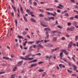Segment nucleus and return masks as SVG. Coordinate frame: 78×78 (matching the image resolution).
<instances>
[{
	"label": "nucleus",
	"instance_id": "obj_1",
	"mask_svg": "<svg viewBox=\"0 0 78 78\" xmlns=\"http://www.w3.org/2000/svg\"><path fill=\"white\" fill-rule=\"evenodd\" d=\"M45 58L46 60H50V59L52 58V56L51 55H50V57H48V56L46 55L45 56Z\"/></svg>",
	"mask_w": 78,
	"mask_h": 78
},
{
	"label": "nucleus",
	"instance_id": "obj_2",
	"mask_svg": "<svg viewBox=\"0 0 78 78\" xmlns=\"http://www.w3.org/2000/svg\"><path fill=\"white\" fill-rule=\"evenodd\" d=\"M41 22L40 24L41 25V26H42V27H48L47 25H45L44 24H43V23H45L43 21V22Z\"/></svg>",
	"mask_w": 78,
	"mask_h": 78
},
{
	"label": "nucleus",
	"instance_id": "obj_3",
	"mask_svg": "<svg viewBox=\"0 0 78 78\" xmlns=\"http://www.w3.org/2000/svg\"><path fill=\"white\" fill-rule=\"evenodd\" d=\"M72 44H73V42H72V41H71L70 43H69L68 46V48H70L72 47Z\"/></svg>",
	"mask_w": 78,
	"mask_h": 78
},
{
	"label": "nucleus",
	"instance_id": "obj_4",
	"mask_svg": "<svg viewBox=\"0 0 78 78\" xmlns=\"http://www.w3.org/2000/svg\"><path fill=\"white\" fill-rule=\"evenodd\" d=\"M23 64V61H20L18 63L17 66H21L22 64Z\"/></svg>",
	"mask_w": 78,
	"mask_h": 78
},
{
	"label": "nucleus",
	"instance_id": "obj_5",
	"mask_svg": "<svg viewBox=\"0 0 78 78\" xmlns=\"http://www.w3.org/2000/svg\"><path fill=\"white\" fill-rule=\"evenodd\" d=\"M63 56V52H62L60 53V55H59L60 59H62V56Z\"/></svg>",
	"mask_w": 78,
	"mask_h": 78
},
{
	"label": "nucleus",
	"instance_id": "obj_6",
	"mask_svg": "<svg viewBox=\"0 0 78 78\" xmlns=\"http://www.w3.org/2000/svg\"><path fill=\"white\" fill-rule=\"evenodd\" d=\"M59 47L56 48L55 49H53L51 50V52H53V51H56V50H59Z\"/></svg>",
	"mask_w": 78,
	"mask_h": 78
},
{
	"label": "nucleus",
	"instance_id": "obj_7",
	"mask_svg": "<svg viewBox=\"0 0 78 78\" xmlns=\"http://www.w3.org/2000/svg\"><path fill=\"white\" fill-rule=\"evenodd\" d=\"M34 13L33 12H30L28 13V14H29V15H30V14L31 15V16H32V17H35V15H33L32 14H33Z\"/></svg>",
	"mask_w": 78,
	"mask_h": 78
},
{
	"label": "nucleus",
	"instance_id": "obj_8",
	"mask_svg": "<svg viewBox=\"0 0 78 78\" xmlns=\"http://www.w3.org/2000/svg\"><path fill=\"white\" fill-rule=\"evenodd\" d=\"M46 37L48 39L49 38V34H48V32L47 31L46 32Z\"/></svg>",
	"mask_w": 78,
	"mask_h": 78
},
{
	"label": "nucleus",
	"instance_id": "obj_9",
	"mask_svg": "<svg viewBox=\"0 0 78 78\" xmlns=\"http://www.w3.org/2000/svg\"><path fill=\"white\" fill-rule=\"evenodd\" d=\"M59 66L61 69V68H62V67L64 68H65V66H64V65L62 66V64H60V65H59Z\"/></svg>",
	"mask_w": 78,
	"mask_h": 78
},
{
	"label": "nucleus",
	"instance_id": "obj_10",
	"mask_svg": "<svg viewBox=\"0 0 78 78\" xmlns=\"http://www.w3.org/2000/svg\"><path fill=\"white\" fill-rule=\"evenodd\" d=\"M46 9L47 11H53V8H50L49 9V8Z\"/></svg>",
	"mask_w": 78,
	"mask_h": 78
},
{
	"label": "nucleus",
	"instance_id": "obj_11",
	"mask_svg": "<svg viewBox=\"0 0 78 78\" xmlns=\"http://www.w3.org/2000/svg\"><path fill=\"white\" fill-rule=\"evenodd\" d=\"M37 60L35 59V60H32L30 62H29V63H31V62H33V63H34V62H37Z\"/></svg>",
	"mask_w": 78,
	"mask_h": 78
},
{
	"label": "nucleus",
	"instance_id": "obj_12",
	"mask_svg": "<svg viewBox=\"0 0 78 78\" xmlns=\"http://www.w3.org/2000/svg\"><path fill=\"white\" fill-rule=\"evenodd\" d=\"M56 40H57V37H54L52 39L53 42H56Z\"/></svg>",
	"mask_w": 78,
	"mask_h": 78
},
{
	"label": "nucleus",
	"instance_id": "obj_13",
	"mask_svg": "<svg viewBox=\"0 0 78 78\" xmlns=\"http://www.w3.org/2000/svg\"><path fill=\"white\" fill-rule=\"evenodd\" d=\"M44 30H45V31H51L50 29L49 28H45L44 29Z\"/></svg>",
	"mask_w": 78,
	"mask_h": 78
},
{
	"label": "nucleus",
	"instance_id": "obj_14",
	"mask_svg": "<svg viewBox=\"0 0 78 78\" xmlns=\"http://www.w3.org/2000/svg\"><path fill=\"white\" fill-rule=\"evenodd\" d=\"M15 75H16L15 74H12L10 78H15Z\"/></svg>",
	"mask_w": 78,
	"mask_h": 78
},
{
	"label": "nucleus",
	"instance_id": "obj_15",
	"mask_svg": "<svg viewBox=\"0 0 78 78\" xmlns=\"http://www.w3.org/2000/svg\"><path fill=\"white\" fill-rule=\"evenodd\" d=\"M30 20H31V21H32V22H36V20H35V19L33 18H31V19H30Z\"/></svg>",
	"mask_w": 78,
	"mask_h": 78
},
{
	"label": "nucleus",
	"instance_id": "obj_16",
	"mask_svg": "<svg viewBox=\"0 0 78 78\" xmlns=\"http://www.w3.org/2000/svg\"><path fill=\"white\" fill-rule=\"evenodd\" d=\"M12 6L13 9L14 11L15 12H16V7H14V5H12Z\"/></svg>",
	"mask_w": 78,
	"mask_h": 78
},
{
	"label": "nucleus",
	"instance_id": "obj_17",
	"mask_svg": "<svg viewBox=\"0 0 78 78\" xmlns=\"http://www.w3.org/2000/svg\"><path fill=\"white\" fill-rule=\"evenodd\" d=\"M78 40V35H76L75 37V41H77Z\"/></svg>",
	"mask_w": 78,
	"mask_h": 78
},
{
	"label": "nucleus",
	"instance_id": "obj_18",
	"mask_svg": "<svg viewBox=\"0 0 78 78\" xmlns=\"http://www.w3.org/2000/svg\"><path fill=\"white\" fill-rule=\"evenodd\" d=\"M23 19L25 21V22H28V20H27V18H26V17H25V16L24 15L23 16Z\"/></svg>",
	"mask_w": 78,
	"mask_h": 78
},
{
	"label": "nucleus",
	"instance_id": "obj_19",
	"mask_svg": "<svg viewBox=\"0 0 78 78\" xmlns=\"http://www.w3.org/2000/svg\"><path fill=\"white\" fill-rule=\"evenodd\" d=\"M16 69H17V67L16 66L14 67L12 69L13 72H15L16 71Z\"/></svg>",
	"mask_w": 78,
	"mask_h": 78
},
{
	"label": "nucleus",
	"instance_id": "obj_20",
	"mask_svg": "<svg viewBox=\"0 0 78 78\" xmlns=\"http://www.w3.org/2000/svg\"><path fill=\"white\" fill-rule=\"evenodd\" d=\"M70 30L73 31V30L75 29V27H70Z\"/></svg>",
	"mask_w": 78,
	"mask_h": 78
},
{
	"label": "nucleus",
	"instance_id": "obj_21",
	"mask_svg": "<svg viewBox=\"0 0 78 78\" xmlns=\"http://www.w3.org/2000/svg\"><path fill=\"white\" fill-rule=\"evenodd\" d=\"M48 47H53V45L50 44H48Z\"/></svg>",
	"mask_w": 78,
	"mask_h": 78
},
{
	"label": "nucleus",
	"instance_id": "obj_22",
	"mask_svg": "<svg viewBox=\"0 0 78 78\" xmlns=\"http://www.w3.org/2000/svg\"><path fill=\"white\" fill-rule=\"evenodd\" d=\"M20 58L22 59H23L24 60H25V61H27V59H26V58H23L22 57H20Z\"/></svg>",
	"mask_w": 78,
	"mask_h": 78
},
{
	"label": "nucleus",
	"instance_id": "obj_23",
	"mask_svg": "<svg viewBox=\"0 0 78 78\" xmlns=\"http://www.w3.org/2000/svg\"><path fill=\"white\" fill-rule=\"evenodd\" d=\"M18 37L19 39H24L23 37H22L21 36H18Z\"/></svg>",
	"mask_w": 78,
	"mask_h": 78
},
{
	"label": "nucleus",
	"instance_id": "obj_24",
	"mask_svg": "<svg viewBox=\"0 0 78 78\" xmlns=\"http://www.w3.org/2000/svg\"><path fill=\"white\" fill-rule=\"evenodd\" d=\"M47 13L48 14V15H49V16H50V15H51L52 16L53 13H52L51 12H47Z\"/></svg>",
	"mask_w": 78,
	"mask_h": 78
},
{
	"label": "nucleus",
	"instance_id": "obj_25",
	"mask_svg": "<svg viewBox=\"0 0 78 78\" xmlns=\"http://www.w3.org/2000/svg\"><path fill=\"white\" fill-rule=\"evenodd\" d=\"M58 30L53 31L51 32V34H53V33H57Z\"/></svg>",
	"mask_w": 78,
	"mask_h": 78
},
{
	"label": "nucleus",
	"instance_id": "obj_26",
	"mask_svg": "<svg viewBox=\"0 0 78 78\" xmlns=\"http://www.w3.org/2000/svg\"><path fill=\"white\" fill-rule=\"evenodd\" d=\"M3 58L5 59H9V58L6 57H3Z\"/></svg>",
	"mask_w": 78,
	"mask_h": 78
},
{
	"label": "nucleus",
	"instance_id": "obj_27",
	"mask_svg": "<svg viewBox=\"0 0 78 78\" xmlns=\"http://www.w3.org/2000/svg\"><path fill=\"white\" fill-rule=\"evenodd\" d=\"M34 59V58H28L27 59V60H33Z\"/></svg>",
	"mask_w": 78,
	"mask_h": 78
},
{
	"label": "nucleus",
	"instance_id": "obj_28",
	"mask_svg": "<svg viewBox=\"0 0 78 78\" xmlns=\"http://www.w3.org/2000/svg\"><path fill=\"white\" fill-rule=\"evenodd\" d=\"M57 27L60 29H62V28H63L62 27L59 25L57 26Z\"/></svg>",
	"mask_w": 78,
	"mask_h": 78
},
{
	"label": "nucleus",
	"instance_id": "obj_29",
	"mask_svg": "<svg viewBox=\"0 0 78 78\" xmlns=\"http://www.w3.org/2000/svg\"><path fill=\"white\" fill-rule=\"evenodd\" d=\"M73 67L74 68V70H76V68H77V67H76V66L74 65H73Z\"/></svg>",
	"mask_w": 78,
	"mask_h": 78
},
{
	"label": "nucleus",
	"instance_id": "obj_30",
	"mask_svg": "<svg viewBox=\"0 0 78 78\" xmlns=\"http://www.w3.org/2000/svg\"><path fill=\"white\" fill-rule=\"evenodd\" d=\"M38 46L39 47H41V48H43L44 47V46H42V45L40 44H38Z\"/></svg>",
	"mask_w": 78,
	"mask_h": 78
},
{
	"label": "nucleus",
	"instance_id": "obj_31",
	"mask_svg": "<svg viewBox=\"0 0 78 78\" xmlns=\"http://www.w3.org/2000/svg\"><path fill=\"white\" fill-rule=\"evenodd\" d=\"M56 13L55 12H54V14L52 13L53 16H54L56 17Z\"/></svg>",
	"mask_w": 78,
	"mask_h": 78
},
{
	"label": "nucleus",
	"instance_id": "obj_32",
	"mask_svg": "<svg viewBox=\"0 0 78 78\" xmlns=\"http://www.w3.org/2000/svg\"><path fill=\"white\" fill-rule=\"evenodd\" d=\"M64 53L66 55H67L69 54V52H67V51H66V50H65V52H64Z\"/></svg>",
	"mask_w": 78,
	"mask_h": 78
},
{
	"label": "nucleus",
	"instance_id": "obj_33",
	"mask_svg": "<svg viewBox=\"0 0 78 78\" xmlns=\"http://www.w3.org/2000/svg\"><path fill=\"white\" fill-rule=\"evenodd\" d=\"M34 41H29L28 42V44H33V43H34Z\"/></svg>",
	"mask_w": 78,
	"mask_h": 78
},
{
	"label": "nucleus",
	"instance_id": "obj_34",
	"mask_svg": "<svg viewBox=\"0 0 78 78\" xmlns=\"http://www.w3.org/2000/svg\"><path fill=\"white\" fill-rule=\"evenodd\" d=\"M49 19H50V20H51V19H53V20H55V18H54V17H49Z\"/></svg>",
	"mask_w": 78,
	"mask_h": 78
},
{
	"label": "nucleus",
	"instance_id": "obj_35",
	"mask_svg": "<svg viewBox=\"0 0 78 78\" xmlns=\"http://www.w3.org/2000/svg\"><path fill=\"white\" fill-rule=\"evenodd\" d=\"M62 59V60H63V61H64L65 62H67V59L66 58H64Z\"/></svg>",
	"mask_w": 78,
	"mask_h": 78
},
{
	"label": "nucleus",
	"instance_id": "obj_36",
	"mask_svg": "<svg viewBox=\"0 0 78 78\" xmlns=\"http://www.w3.org/2000/svg\"><path fill=\"white\" fill-rule=\"evenodd\" d=\"M38 72H44V70L41 69H39L38 70Z\"/></svg>",
	"mask_w": 78,
	"mask_h": 78
},
{
	"label": "nucleus",
	"instance_id": "obj_37",
	"mask_svg": "<svg viewBox=\"0 0 78 78\" xmlns=\"http://www.w3.org/2000/svg\"><path fill=\"white\" fill-rule=\"evenodd\" d=\"M39 16L41 17H42L44 16L42 14H40Z\"/></svg>",
	"mask_w": 78,
	"mask_h": 78
},
{
	"label": "nucleus",
	"instance_id": "obj_38",
	"mask_svg": "<svg viewBox=\"0 0 78 78\" xmlns=\"http://www.w3.org/2000/svg\"><path fill=\"white\" fill-rule=\"evenodd\" d=\"M11 57L12 58H14V55H13V54H11Z\"/></svg>",
	"mask_w": 78,
	"mask_h": 78
},
{
	"label": "nucleus",
	"instance_id": "obj_39",
	"mask_svg": "<svg viewBox=\"0 0 78 78\" xmlns=\"http://www.w3.org/2000/svg\"><path fill=\"white\" fill-rule=\"evenodd\" d=\"M71 76H77V75L76 74H73L71 75Z\"/></svg>",
	"mask_w": 78,
	"mask_h": 78
},
{
	"label": "nucleus",
	"instance_id": "obj_40",
	"mask_svg": "<svg viewBox=\"0 0 78 78\" xmlns=\"http://www.w3.org/2000/svg\"><path fill=\"white\" fill-rule=\"evenodd\" d=\"M59 6L60 7H61V8H64V7L63 6H62V5L61 4H59Z\"/></svg>",
	"mask_w": 78,
	"mask_h": 78
},
{
	"label": "nucleus",
	"instance_id": "obj_41",
	"mask_svg": "<svg viewBox=\"0 0 78 78\" xmlns=\"http://www.w3.org/2000/svg\"><path fill=\"white\" fill-rule=\"evenodd\" d=\"M67 24L68 26H70V25H72V23H67Z\"/></svg>",
	"mask_w": 78,
	"mask_h": 78
},
{
	"label": "nucleus",
	"instance_id": "obj_42",
	"mask_svg": "<svg viewBox=\"0 0 78 78\" xmlns=\"http://www.w3.org/2000/svg\"><path fill=\"white\" fill-rule=\"evenodd\" d=\"M73 24L74 25H77V23H76V22L74 21Z\"/></svg>",
	"mask_w": 78,
	"mask_h": 78
},
{
	"label": "nucleus",
	"instance_id": "obj_43",
	"mask_svg": "<svg viewBox=\"0 0 78 78\" xmlns=\"http://www.w3.org/2000/svg\"><path fill=\"white\" fill-rule=\"evenodd\" d=\"M75 18L78 19V15H77L75 16Z\"/></svg>",
	"mask_w": 78,
	"mask_h": 78
},
{
	"label": "nucleus",
	"instance_id": "obj_44",
	"mask_svg": "<svg viewBox=\"0 0 78 78\" xmlns=\"http://www.w3.org/2000/svg\"><path fill=\"white\" fill-rule=\"evenodd\" d=\"M34 67V65L33 64H32L31 66H30L29 68H31V67Z\"/></svg>",
	"mask_w": 78,
	"mask_h": 78
},
{
	"label": "nucleus",
	"instance_id": "obj_45",
	"mask_svg": "<svg viewBox=\"0 0 78 78\" xmlns=\"http://www.w3.org/2000/svg\"><path fill=\"white\" fill-rule=\"evenodd\" d=\"M67 71L68 72H69V73H72V72L71 70H69V69H67Z\"/></svg>",
	"mask_w": 78,
	"mask_h": 78
},
{
	"label": "nucleus",
	"instance_id": "obj_46",
	"mask_svg": "<svg viewBox=\"0 0 78 78\" xmlns=\"http://www.w3.org/2000/svg\"><path fill=\"white\" fill-rule=\"evenodd\" d=\"M70 1L73 3H75V1L74 0H70Z\"/></svg>",
	"mask_w": 78,
	"mask_h": 78
},
{
	"label": "nucleus",
	"instance_id": "obj_47",
	"mask_svg": "<svg viewBox=\"0 0 78 78\" xmlns=\"http://www.w3.org/2000/svg\"><path fill=\"white\" fill-rule=\"evenodd\" d=\"M34 4L35 6H36V5H37V3L35 2H34Z\"/></svg>",
	"mask_w": 78,
	"mask_h": 78
},
{
	"label": "nucleus",
	"instance_id": "obj_48",
	"mask_svg": "<svg viewBox=\"0 0 78 78\" xmlns=\"http://www.w3.org/2000/svg\"><path fill=\"white\" fill-rule=\"evenodd\" d=\"M66 50L65 49H61L60 51H62V52H64Z\"/></svg>",
	"mask_w": 78,
	"mask_h": 78
},
{
	"label": "nucleus",
	"instance_id": "obj_49",
	"mask_svg": "<svg viewBox=\"0 0 78 78\" xmlns=\"http://www.w3.org/2000/svg\"><path fill=\"white\" fill-rule=\"evenodd\" d=\"M16 47H19V44L18 43H16Z\"/></svg>",
	"mask_w": 78,
	"mask_h": 78
},
{
	"label": "nucleus",
	"instance_id": "obj_50",
	"mask_svg": "<svg viewBox=\"0 0 78 78\" xmlns=\"http://www.w3.org/2000/svg\"><path fill=\"white\" fill-rule=\"evenodd\" d=\"M62 39L63 41H64V40H65V39H66V38H65V37H62Z\"/></svg>",
	"mask_w": 78,
	"mask_h": 78
},
{
	"label": "nucleus",
	"instance_id": "obj_51",
	"mask_svg": "<svg viewBox=\"0 0 78 78\" xmlns=\"http://www.w3.org/2000/svg\"><path fill=\"white\" fill-rule=\"evenodd\" d=\"M37 55H39V56H41V53H39L38 54H37L36 55L37 56Z\"/></svg>",
	"mask_w": 78,
	"mask_h": 78
},
{
	"label": "nucleus",
	"instance_id": "obj_52",
	"mask_svg": "<svg viewBox=\"0 0 78 78\" xmlns=\"http://www.w3.org/2000/svg\"><path fill=\"white\" fill-rule=\"evenodd\" d=\"M67 31H69V30H70V28L68 27L67 28Z\"/></svg>",
	"mask_w": 78,
	"mask_h": 78
},
{
	"label": "nucleus",
	"instance_id": "obj_53",
	"mask_svg": "<svg viewBox=\"0 0 78 78\" xmlns=\"http://www.w3.org/2000/svg\"><path fill=\"white\" fill-rule=\"evenodd\" d=\"M73 17H70L69 18V19L70 20H72L73 19Z\"/></svg>",
	"mask_w": 78,
	"mask_h": 78
},
{
	"label": "nucleus",
	"instance_id": "obj_54",
	"mask_svg": "<svg viewBox=\"0 0 78 78\" xmlns=\"http://www.w3.org/2000/svg\"><path fill=\"white\" fill-rule=\"evenodd\" d=\"M20 9L21 11H23V8L22 7V6H20Z\"/></svg>",
	"mask_w": 78,
	"mask_h": 78
},
{
	"label": "nucleus",
	"instance_id": "obj_55",
	"mask_svg": "<svg viewBox=\"0 0 78 78\" xmlns=\"http://www.w3.org/2000/svg\"><path fill=\"white\" fill-rule=\"evenodd\" d=\"M42 63H43V62H39L38 63V64H42Z\"/></svg>",
	"mask_w": 78,
	"mask_h": 78
},
{
	"label": "nucleus",
	"instance_id": "obj_56",
	"mask_svg": "<svg viewBox=\"0 0 78 78\" xmlns=\"http://www.w3.org/2000/svg\"><path fill=\"white\" fill-rule=\"evenodd\" d=\"M34 65V67H36L37 66V64L36 63H35V64H33Z\"/></svg>",
	"mask_w": 78,
	"mask_h": 78
},
{
	"label": "nucleus",
	"instance_id": "obj_57",
	"mask_svg": "<svg viewBox=\"0 0 78 78\" xmlns=\"http://www.w3.org/2000/svg\"><path fill=\"white\" fill-rule=\"evenodd\" d=\"M65 16H69V15L68 14V13H65Z\"/></svg>",
	"mask_w": 78,
	"mask_h": 78
},
{
	"label": "nucleus",
	"instance_id": "obj_58",
	"mask_svg": "<svg viewBox=\"0 0 78 78\" xmlns=\"http://www.w3.org/2000/svg\"><path fill=\"white\" fill-rule=\"evenodd\" d=\"M44 19H45V20H47V21H48V20H49L48 19L45 17H44Z\"/></svg>",
	"mask_w": 78,
	"mask_h": 78
},
{
	"label": "nucleus",
	"instance_id": "obj_59",
	"mask_svg": "<svg viewBox=\"0 0 78 78\" xmlns=\"http://www.w3.org/2000/svg\"><path fill=\"white\" fill-rule=\"evenodd\" d=\"M39 11H41V12H44V10L42 9H39Z\"/></svg>",
	"mask_w": 78,
	"mask_h": 78
},
{
	"label": "nucleus",
	"instance_id": "obj_60",
	"mask_svg": "<svg viewBox=\"0 0 78 78\" xmlns=\"http://www.w3.org/2000/svg\"><path fill=\"white\" fill-rule=\"evenodd\" d=\"M72 59H73V60L74 61H76L75 59L74 58H73V57H72Z\"/></svg>",
	"mask_w": 78,
	"mask_h": 78
},
{
	"label": "nucleus",
	"instance_id": "obj_61",
	"mask_svg": "<svg viewBox=\"0 0 78 78\" xmlns=\"http://www.w3.org/2000/svg\"><path fill=\"white\" fill-rule=\"evenodd\" d=\"M29 2L30 3V5H31V4L32 3V2L31 0H29Z\"/></svg>",
	"mask_w": 78,
	"mask_h": 78
},
{
	"label": "nucleus",
	"instance_id": "obj_62",
	"mask_svg": "<svg viewBox=\"0 0 78 78\" xmlns=\"http://www.w3.org/2000/svg\"><path fill=\"white\" fill-rule=\"evenodd\" d=\"M36 45L34 44L32 45V47H33V48H36Z\"/></svg>",
	"mask_w": 78,
	"mask_h": 78
},
{
	"label": "nucleus",
	"instance_id": "obj_63",
	"mask_svg": "<svg viewBox=\"0 0 78 78\" xmlns=\"http://www.w3.org/2000/svg\"><path fill=\"white\" fill-rule=\"evenodd\" d=\"M25 57H26V59H28V57H29V56L28 55H26Z\"/></svg>",
	"mask_w": 78,
	"mask_h": 78
},
{
	"label": "nucleus",
	"instance_id": "obj_64",
	"mask_svg": "<svg viewBox=\"0 0 78 78\" xmlns=\"http://www.w3.org/2000/svg\"><path fill=\"white\" fill-rule=\"evenodd\" d=\"M75 8H78V6H77V5H75Z\"/></svg>",
	"mask_w": 78,
	"mask_h": 78
}]
</instances>
